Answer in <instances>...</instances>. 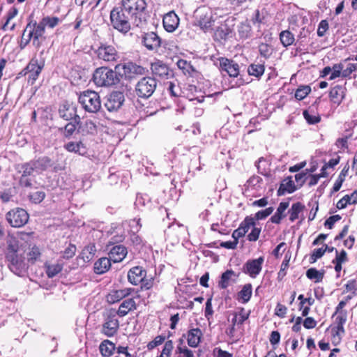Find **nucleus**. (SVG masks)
<instances>
[{"instance_id":"f257e3e1","label":"nucleus","mask_w":357,"mask_h":357,"mask_svg":"<svg viewBox=\"0 0 357 357\" xmlns=\"http://www.w3.org/2000/svg\"><path fill=\"white\" fill-rule=\"evenodd\" d=\"M61 20L56 16H46L43 17L39 22L36 20H31L26 27L24 28L21 42L20 47H25L31 41L33 45L39 49L43 42L46 40L44 36L45 33V28L54 29L60 23Z\"/></svg>"},{"instance_id":"f03ea898","label":"nucleus","mask_w":357,"mask_h":357,"mask_svg":"<svg viewBox=\"0 0 357 357\" xmlns=\"http://www.w3.org/2000/svg\"><path fill=\"white\" fill-rule=\"evenodd\" d=\"M6 243L5 258L8 262V267L15 274L21 275L26 269L25 252L20 247L19 241L13 236L10 237Z\"/></svg>"},{"instance_id":"7ed1b4c3","label":"nucleus","mask_w":357,"mask_h":357,"mask_svg":"<svg viewBox=\"0 0 357 357\" xmlns=\"http://www.w3.org/2000/svg\"><path fill=\"white\" fill-rule=\"evenodd\" d=\"M121 79V72L105 66L98 68L93 75V80L98 86H112L119 84Z\"/></svg>"},{"instance_id":"20e7f679","label":"nucleus","mask_w":357,"mask_h":357,"mask_svg":"<svg viewBox=\"0 0 357 357\" xmlns=\"http://www.w3.org/2000/svg\"><path fill=\"white\" fill-rule=\"evenodd\" d=\"M125 12L122 6L114 7L109 15L112 26L123 34L128 33L131 29L129 15H126Z\"/></svg>"},{"instance_id":"39448f33","label":"nucleus","mask_w":357,"mask_h":357,"mask_svg":"<svg viewBox=\"0 0 357 357\" xmlns=\"http://www.w3.org/2000/svg\"><path fill=\"white\" fill-rule=\"evenodd\" d=\"M196 24L206 33L215 30L218 16L210 8L203 6L196 10Z\"/></svg>"},{"instance_id":"423d86ee","label":"nucleus","mask_w":357,"mask_h":357,"mask_svg":"<svg viewBox=\"0 0 357 357\" xmlns=\"http://www.w3.org/2000/svg\"><path fill=\"white\" fill-rule=\"evenodd\" d=\"M79 102L82 108L89 113H97L101 109V100L98 93L86 90L79 96Z\"/></svg>"},{"instance_id":"0eeeda50","label":"nucleus","mask_w":357,"mask_h":357,"mask_svg":"<svg viewBox=\"0 0 357 357\" xmlns=\"http://www.w3.org/2000/svg\"><path fill=\"white\" fill-rule=\"evenodd\" d=\"M98 59L105 63L114 64L120 59V53L113 44L108 43H100L99 46L95 50Z\"/></svg>"},{"instance_id":"6e6552de","label":"nucleus","mask_w":357,"mask_h":357,"mask_svg":"<svg viewBox=\"0 0 357 357\" xmlns=\"http://www.w3.org/2000/svg\"><path fill=\"white\" fill-rule=\"evenodd\" d=\"M157 87V81L151 77L140 79L135 86V92L138 97L148 98L152 96Z\"/></svg>"},{"instance_id":"1a4fd4ad","label":"nucleus","mask_w":357,"mask_h":357,"mask_svg":"<svg viewBox=\"0 0 357 357\" xmlns=\"http://www.w3.org/2000/svg\"><path fill=\"white\" fill-rule=\"evenodd\" d=\"M6 218L11 227H21L28 222L29 215L24 209L15 208L6 213Z\"/></svg>"},{"instance_id":"9d476101","label":"nucleus","mask_w":357,"mask_h":357,"mask_svg":"<svg viewBox=\"0 0 357 357\" xmlns=\"http://www.w3.org/2000/svg\"><path fill=\"white\" fill-rule=\"evenodd\" d=\"M121 6L128 15L140 18L146 8V3L145 0H122Z\"/></svg>"},{"instance_id":"9b49d317","label":"nucleus","mask_w":357,"mask_h":357,"mask_svg":"<svg viewBox=\"0 0 357 357\" xmlns=\"http://www.w3.org/2000/svg\"><path fill=\"white\" fill-rule=\"evenodd\" d=\"M25 68L28 76L27 82L31 85H33L44 68V61L39 62L36 57H33Z\"/></svg>"},{"instance_id":"f8f14e48","label":"nucleus","mask_w":357,"mask_h":357,"mask_svg":"<svg viewBox=\"0 0 357 357\" xmlns=\"http://www.w3.org/2000/svg\"><path fill=\"white\" fill-rule=\"evenodd\" d=\"M115 70L121 72V77H132L134 75H144L145 68L133 62L119 63L115 66Z\"/></svg>"},{"instance_id":"ddd939ff","label":"nucleus","mask_w":357,"mask_h":357,"mask_svg":"<svg viewBox=\"0 0 357 357\" xmlns=\"http://www.w3.org/2000/svg\"><path fill=\"white\" fill-rule=\"evenodd\" d=\"M264 261V257L248 260L243 266L242 271L252 278H255L261 271Z\"/></svg>"},{"instance_id":"4468645a","label":"nucleus","mask_w":357,"mask_h":357,"mask_svg":"<svg viewBox=\"0 0 357 357\" xmlns=\"http://www.w3.org/2000/svg\"><path fill=\"white\" fill-rule=\"evenodd\" d=\"M217 61L221 71L226 72L229 77H238L240 73V68L236 62L226 57H219Z\"/></svg>"},{"instance_id":"2eb2a0df","label":"nucleus","mask_w":357,"mask_h":357,"mask_svg":"<svg viewBox=\"0 0 357 357\" xmlns=\"http://www.w3.org/2000/svg\"><path fill=\"white\" fill-rule=\"evenodd\" d=\"M119 328V321L114 313H109L105 318L101 330L102 333L107 337L114 336Z\"/></svg>"},{"instance_id":"dca6fc26","label":"nucleus","mask_w":357,"mask_h":357,"mask_svg":"<svg viewBox=\"0 0 357 357\" xmlns=\"http://www.w3.org/2000/svg\"><path fill=\"white\" fill-rule=\"evenodd\" d=\"M125 100L124 95L121 91L112 92L105 103L106 109L110 112H116L119 110Z\"/></svg>"},{"instance_id":"f3484780","label":"nucleus","mask_w":357,"mask_h":357,"mask_svg":"<svg viewBox=\"0 0 357 357\" xmlns=\"http://www.w3.org/2000/svg\"><path fill=\"white\" fill-rule=\"evenodd\" d=\"M59 116L66 120H73L75 123H79L80 118L77 114V107L73 103L65 102L59 109Z\"/></svg>"},{"instance_id":"a211bd4d","label":"nucleus","mask_w":357,"mask_h":357,"mask_svg":"<svg viewBox=\"0 0 357 357\" xmlns=\"http://www.w3.org/2000/svg\"><path fill=\"white\" fill-rule=\"evenodd\" d=\"M134 291L133 288H123L121 289H112L106 296V301L109 304L119 303L121 300L128 298Z\"/></svg>"},{"instance_id":"6ab92c4d","label":"nucleus","mask_w":357,"mask_h":357,"mask_svg":"<svg viewBox=\"0 0 357 357\" xmlns=\"http://www.w3.org/2000/svg\"><path fill=\"white\" fill-rule=\"evenodd\" d=\"M151 70L153 75L160 79H169L172 77L173 74L168 66L162 61L157 60L151 63Z\"/></svg>"},{"instance_id":"aec40b11","label":"nucleus","mask_w":357,"mask_h":357,"mask_svg":"<svg viewBox=\"0 0 357 357\" xmlns=\"http://www.w3.org/2000/svg\"><path fill=\"white\" fill-rule=\"evenodd\" d=\"M142 43L145 47L151 51H156L161 46V39L155 32L144 33L142 37Z\"/></svg>"},{"instance_id":"412c9836","label":"nucleus","mask_w":357,"mask_h":357,"mask_svg":"<svg viewBox=\"0 0 357 357\" xmlns=\"http://www.w3.org/2000/svg\"><path fill=\"white\" fill-rule=\"evenodd\" d=\"M187 340L188 345L192 348H197L201 343L202 338L203 337V333L202 330L197 327H190L186 334L183 335Z\"/></svg>"},{"instance_id":"4be33fe9","label":"nucleus","mask_w":357,"mask_h":357,"mask_svg":"<svg viewBox=\"0 0 357 357\" xmlns=\"http://www.w3.org/2000/svg\"><path fill=\"white\" fill-rule=\"evenodd\" d=\"M347 89L343 85L337 84L331 88L328 97L333 104L340 105L346 96Z\"/></svg>"},{"instance_id":"5701e85b","label":"nucleus","mask_w":357,"mask_h":357,"mask_svg":"<svg viewBox=\"0 0 357 357\" xmlns=\"http://www.w3.org/2000/svg\"><path fill=\"white\" fill-rule=\"evenodd\" d=\"M179 18L174 11H170L163 16V27L167 32L174 31L179 25Z\"/></svg>"},{"instance_id":"b1692460","label":"nucleus","mask_w":357,"mask_h":357,"mask_svg":"<svg viewBox=\"0 0 357 357\" xmlns=\"http://www.w3.org/2000/svg\"><path fill=\"white\" fill-rule=\"evenodd\" d=\"M128 254L127 248L123 245H116L109 249L108 255L114 263L122 261Z\"/></svg>"},{"instance_id":"393cba45","label":"nucleus","mask_w":357,"mask_h":357,"mask_svg":"<svg viewBox=\"0 0 357 357\" xmlns=\"http://www.w3.org/2000/svg\"><path fill=\"white\" fill-rule=\"evenodd\" d=\"M146 275V271L142 266H135L128 271V279L131 284L137 285L145 278Z\"/></svg>"},{"instance_id":"a878e982","label":"nucleus","mask_w":357,"mask_h":357,"mask_svg":"<svg viewBox=\"0 0 357 357\" xmlns=\"http://www.w3.org/2000/svg\"><path fill=\"white\" fill-rule=\"evenodd\" d=\"M137 307L134 298H126L120 304L116 314L120 317H123L129 312L136 310Z\"/></svg>"},{"instance_id":"bb28decb","label":"nucleus","mask_w":357,"mask_h":357,"mask_svg":"<svg viewBox=\"0 0 357 357\" xmlns=\"http://www.w3.org/2000/svg\"><path fill=\"white\" fill-rule=\"evenodd\" d=\"M176 65L178 68L182 70L184 75L189 77H197L199 74L191 62L188 61L187 60L180 59L176 62Z\"/></svg>"},{"instance_id":"cd10ccee","label":"nucleus","mask_w":357,"mask_h":357,"mask_svg":"<svg viewBox=\"0 0 357 357\" xmlns=\"http://www.w3.org/2000/svg\"><path fill=\"white\" fill-rule=\"evenodd\" d=\"M297 190L291 176L284 178L280 185L277 191L278 196L284 195L286 192L292 193Z\"/></svg>"},{"instance_id":"c85d7f7f","label":"nucleus","mask_w":357,"mask_h":357,"mask_svg":"<svg viewBox=\"0 0 357 357\" xmlns=\"http://www.w3.org/2000/svg\"><path fill=\"white\" fill-rule=\"evenodd\" d=\"M215 29L214 38L218 41L227 40L232 33V29L225 23L215 25Z\"/></svg>"},{"instance_id":"c756f323","label":"nucleus","mask_w":357,"mask_h":357,"mask_svg":"<svg viewBox=\"0 0 357 357\" xmlns=\"http://www.w3.org/2000/svg\"><path fill=\"white\" fill-rule=\"evenodd\" d=\"M64 149L68 152L77 153L80 155L87 154V149L82 142H69L64 144Z\"/></svg>"},{"instance_id":"7c9ffc66","label":"nucleus","mask_w":357,"mask_h":357,"mask_svg":"<svg viewBox=\"0 0 357 357\" xmlns=\"http://www.w3.org/2000/svg\"><path fill=\"white\" fill-rule=\"evenodd\" d=\"M289 206V202H282L279 204L276 212L271 216L270 220L274 224H280L282 220L286 217L285 211Z\"/></svg>"},{"instance_id":"2f4dec72","label":"nucleus","mask_w":357,"mask_h":357,"mask_svg":"<svg viewBox=\"0 0 357 357\" xmlns=\"http://www.w3.org/2000/svg\"><path fill=\"white\" fill-rule=\"evenodd\" d=\"M111 261L109 257H101L94 264L93 270L96 274L100 275L106 273L111 268Z\"/></svg>"},{"instance_id":"473e14b6","label":"nucleus","mask_w":357,"mask_h":357,"mask_svg":"<svg viewBox=\"0 0 357 357\" xmlns=\"http://www.w3.org/2000/svg\"><path fill=\"white\" fill-rule=\"evenodd\" d=\"M17 14H18V9L15 6L10 8L8 10V11L6 13V22L1 26V29L3 31H6L8 30H10V31L15 30V29L16 27L15 23H13L10 26H9V25H10V24H11V20L14 17H15L17 15Z\"/></svg>"},{"instance_id":"72a5a7b5","label":"nucleus","mask_w":357,"mask_h":357,"mask_svg":"<svg viewBox=\"0 0 357 357\" xmlns=\"http://www.w3.org/2000/svg\"><path fill=\"white\" fill-rule=\"evenodd\" d=\"M305 209V205L300 202L294 203L291 208L288 210L289 220L291 222H294L299 218V215Z\"/></svg>"},{"instance_id":"f704fd0d","label":"nucleus","mask_w":357,"mask_h":357,"mask_svg":"<svg viewBox=\"0 0 357 357\" xmlns=\"http://www.w3.org/2000/svg\"><path fill=\"white\" fill-rule=\"evenodd\" d=\"M252 294V286L250 283L243 286L241 290L237 294L236 300L241 303H247Z\"/></svg>"},{"instance_id":"c9c22d12","label":"nucleus","mask_w":357,"mask_h":357,"mask_svg":"<svg viewBox=\"0 0 357 357\" xmlns=\"http://www.w3.org/2000/svg\"><path fill=\"white\" fill-rule=\"evenodd\" d=\"M34 164V167L38 171H46L53 165L52 159L47 156H42L32 160Z\"/></svg>"},{"instance_id":"e433bc0d","label":"nucleus","mask_w":357,"mask_h":357,"mask_svg":"<svg viewBox=\"0 0 357 357\" xmlns=\"http://www.w3.org/2000/svg\"><path fill=\"white\" fill-rule=\"evenodd\" d=\"M115 344L108 340L102 341L99 347L100 351L103 356H111L116 351Z\"/></svg>"},{"instance_id":"4c0bfd02","label":"nucleus","mask_w":357,"mask_h":357,"mask_svg":"<svg viewBox=\"0 0 357 357\" xmlns=\"http://www.w3.org/2000/svg\"><path fill=\"white\" fill-rule=\"evenodd\" d=\"M347 320L346 315L342 314L335 318V326L332 328V332L335 335H340L344 333V324Z\"/></svg>"},{"instance_id":"58836bf2","label":"nucleus","mask_w":357,"mask_h":357,"mask_svg":"<svg viewBox=\"0 0 357 357\" xmlns=\"http://www.w3.org/2000/svg\"><path fill=\"white\" fill-rule=\"evenodd\" d=\"M265 71L264 63H251L248 68V73L250 75L256 77H260Z\"/></svg>"},{"instance_id":"ea45409f","label":"nucleus","mask_w":357,"mask_h":357,"mask_svg":"<svg viewBox=\"0 0 357 357\" xmlns=\"http://www.w3.org/2000/svg\"><path fill=\"white\" fill-rule=\"evenodd\" d=\"M280 40L284 47H287L294 44L295 41L294 35L289 30H284L280 32L279 35Z\"/></svg>"},{"instance_id":"a19ab883","label":"nucleus","mask_w":357,"mask_h":357,"mask_svg":"<svg viewBox=\"0 0 357 357\" xmlns=\"http://www.w3.org/2000/svg\"><path fill=\"white\" fill-rule=\"evenodd\" d=\"M250 316V312H246L243 307H240L238 312L235 313L234 317L232 319V324L242 325Z\"/></svg>"},{"instance_id":"79ce46f5","label":"nucleus","mask_w":357,"mask_h":357,"mask_svg":"<svg viewBox=\"0 0 357 357\" xmlns=\"http://www.w3.org/2000/svg\"><path fill=\"white\" fill-rule=\"evenodd\" d=\"M96 252V247L94 243H90L86 245L82 251V257L84 261H90Z\"/></svg>"},{"instance_id":"37998d69","label":"nucleus","mask_w":357,"mask_h":357,"mask_svg":"<svg viewBox=\"0 0 357 357\" xmlns=\"http://www.w3.org/2000/svg\"><path fill=\"white\" fill-rule=\"evenodd\" d=\"M179 344L176 347V354L180 357H195L194 352L190 349L186 345L183 344V340H178Z\"/></svg>"},{"instance_id":"c03bdc74","label":"nucleus","mask_w":357,"mask_h":357,"mask_svg":"<svg viewBox=\"0 0 357 357\" xmlns=\"http://www.w3.org/2000/svg\"><path fill=\"white\" fill-rule=\"evenodd\" d=\"M238 34L239 38L243 40L247 39L251 36L252 28L247 21L241 22L238 26Z\"/></svg>"},{"instance_id":"a18cd8bd","label":"nucleus","mask_w":357,"mask_h":357,"mask_svg":"<svg viewBox=\"0 0 357 357\" xmlns=\"http://www.w3.org/2000/svg\"><path fill=\"white\" fill-rule=\"evenodd\" d=\"M233 276H235L234 271L232 270H227L222 274L220 280L218 282V287L222 289H227L229 287V281Z\"/></svg>"},{"instance_id":"49530a36","label":"nucleus","mask_w":357,"mask_h":357,"mask_svg":"<svg viewBox=\"0 0 357 357\" xmlns=\"http://www.w3.org/2000/svg\"><path fill=\"white\" fill-rule=\"evenodd\" d=\"M45 273L49 278H52L61 272L63 266L59 264H45Z\"/></svg>"},{"instance_id":"de8ad7c7","label":"nucleus","mask_w":357,"mask_h":357,"mask_svg":"<svg viewBox=\"0 0 357 357\" xmlns=\"http://www.w3.org/2000/svg\"><path fill=\"white\" fill-rule=\"evenodd\" d=\"M306 276L310 280H314V282H320L323 280L324 272H321L315 268H310L306 271Z\"/></svg>"},{"instance_id":"09e8293b","label":"nucleus","mask_w":357,"mask_h":357,"mask_svg":"<svg viewBox=\"0 0 357 357\" xmlns=\"http://www.w3.org/2000/svg\"><path fill=\"white\" fill-rule=\"evenodd\" d=\"M41 257V252L40 248L33 245L31 247L30 251L27 254V260L31 264H35Z\"/></svg>"},{"instance_id":"8fccbe9b","label":"nucleus","mask_w":357,"mask_h":357,"mask_svg":"<svg viewBox=\"0 0 357 357\" xmlns=\"http://www.w3.org/2000/svg\"><path fill=\"white\" fill-rule=\"evenodd\" d=\"M258 49L260 56L266 59H269L273 53V48L267 43H260L258 46Z\"/></svg>"},{"instance_id":"3c124183","label":"nucleus","mask_w":357,"mask_h":357,"mask_svg":"<svg viewBox=\"0 0 357 357\" xmlns=\"http://www.w3.org/2000/svg\"><path fill=\"white\" fill-rule=\"evenodd\" d=\"M78 123H75V121L70 122L67 123L63 128H59V130L65 137L70 138L75 132L77 124Z\"/></svg>"},{"instance_id":"603ef678","label":"nucleus","mask_w":357,"mask_h":357,"mask_svg":"<svg viewBox=\"0 0 357 357\" xmlns=\"http://www.w3.org/2000/svg\"><path fill=\"white\" fill-rule=\"evenodd\" d=\"M328 249V245L324 244L322 248L314 249L310 257V261L311 263H314L317 260L321 258L326 252Z\"/></svg>"},{"instance_id":"864d4df0","label":"nucleus","mask_w":357,"mask_h":357,"mask_svg":"<svg viewBox=\"0 0 357 357\" xmlns=\"http://www.w3.org/2000/svg\"><path fill=\"white\" fill-rule=\"evenodd\" d=\"M173 349V341L172 340H169L165 342L160 354L157 357H171Z\"/></svg>"},{"instance_id":"5fc2aeb1","label":"nucleus","mask_w":357,"mask_h":357,"mask_svg":"<svg viewBox=\"0 0 357 357\" xmlns=\"http://www.w3.org/2000/svg\"><path fill=\"white\" fill-rule=\"evenodd\" d=\"M256 225V222L254 221L252 216L247 215L244 220L241 222L239 227L244 231L245 234L249 231L250 227Z\"/></svg>"},{"instance_id":"6e6d98bb","label":"nucleus","mask_w":357,"mask_h":357,"mask_svg":"<svg viewBox=\"0 0 357 357\" xmlns=\"http://www.w3.org/2000/svg\"><path fill=\"white\" fill-rule=\"evenodd\" d=\"M303 115L308 124L314 125L321 121V116L319 114H312L308 110H304Z\"/></svg>"},{"instance_id":"4d7b16f0","label":"nucleus","mask_w":357,"mask_h":357,"mask_svg":"<svg viewBox=\"0 0 357 357\" xmlns=\"http://www.w3.org/2000/svg\"><path fill=\"white\" fill-rule=\"evenodd\" d=\"M273 207L270 206L266 209L259 211L255 213V217H252V218L255 222L257 220H264L273 212Z\"/></svg>"},{"instance_id":"13d9d810","label":"nucleus","mask_w":357,"mask_h":357,"mask_svg":"<svg viewBox=\"0 0 357 357\" xmlns=\"http://www.w3.org/2000/svg\"><path fill=\"white\" fill-rule=\"evenodd\" d=\"M311 91V88L309 86H301L295 92V98L301 100H303Z\"/></svg>"},{"instance_id":"bf43d9fd","label":"nucleus","mask_w":357,"mask_h":357,"mask_svg":"<svg viewBox=\"0 0 357 357\" xmlns=\"http://www.w3.org/2000/svg\"><path fill=\"white\" fill-rule=\"evenodd\" d=\"M34 164L33 161H30L28 162L23 163L20 165L21 170L22 172V176H31L34 170H36V167H34Z\"/></svg>"},{"instance_id":"052dcab7","label":"nucleus","mask_w":357,"mask_h":357,"mask_svg":"<svg viewBox=\"0 0 357 357\" xmlns=\"http://www.w3.org/2000/svg\"><path fill=\"white\" fill-rule=\"evenodd\" d=\"M166 336L160 335H157L152 341L149 342L147 344L148 350L151 351L157 347L158 346L165 343L166 341Z\"/></svg>"},{"instance_id":"680f3d73","label":"nucleus","mask_w":357,"mask_h":357,"mask_svg":"<svg viewBox=\"0 0 357 357\" xmlns=\"http://www.w3.org/2000/svg\"><path fill=\"white\" fill-rule=\"evenodd\" d=\"M114 357H136L134 354L129 352L128 346H119L116 348Z\"/></svg>"},{"instance_id":"e2e57ef3","label":"nucleus","mask_w":357,"mask_h":357,"mask_svg":"<svg viewBox=\"0 0 357 357\" xmlns=\"http://www.w3.org/2000/svg\"><path fill=\"white\" fill-rule=\"evenodd\" d=\"M343 65L340 63H335L331 68V70H333L331 76L329 77V80L335 79L337 77L342 76V74Z\"/></svg>"},{"instance_id":"0e129e2a","label":"nucleus","mask_w":357,"mask_h":357,"mask_svg":"<svg viewBox=\"0 0 357 357\" xmlns=\"http://www.w3.org/2000/svg\"><path fill=\"white\" fill-rule=\"evenodd\" d=\"M76 246L74 244L70 243L69 245L65 248L64 251L63 252V258L69 259L73 258L76 253Z\"/></svg>"},{"instance_id":"69168bd1","label":"nucleus","mask_w":357,"mask_h":357,"mask_svg":"<svg viewBox=\"0 0 357 357\" xmlns=\"http://www.w3.org/2000/svg\"><path fill=\"white\" fill-rule=\"evenodd\" d=\"M45 197V193L43 191H37L29 195L30 200L35 204H40Z\"/></svg>"},{"instance_id":"338daca9","label":"nucleus","mask_w":357,"mask_h":357,"mask_svg":"<svg viewBox=\"0 0 357 357\" xmlns=\"http://www.w3.org/2000/svg\"><path fill=\"white\" fill-rule=\"evenodd\" d=\"M125 240V236L123 234H116L111 237L107 243V248L108 249L110 246L116 245H120Z\"/></svg>"},{"instance_id":"774afa93","label":"nucleus","mask_w":357,"mask_h":357,"mask_svg":"<svg viewBox=\"0 0 357 357\" xmlns=\"http://www.w3.org/2000/svg\"><path fill=\"white\" fill-rule=\"evenodd\" d=\"M344 287L347 292H351L353 296L357 295V285L355 280H349Z\"/></svg>"}]
</instances>
